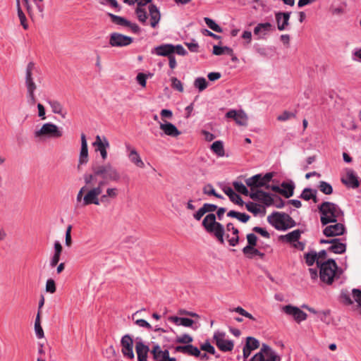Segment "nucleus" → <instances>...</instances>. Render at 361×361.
Listing matches in <instances>:
<instances>
[{"mask_svg":"<svg viewBox=\"0 0 361 361\" xmlns=\"http://www.w3.org/2000/svg\"><path fill=\"white\" fill-rule=\"evenodd\" d=\"M121 174L118 170L110 162L92 166V172L83 176L84 182L87 190L84 196V203L99 205L109 202L110 199H115L118 194L116 188H108L102 195L103 187L109 182H118Z\"/></svg>","mask_w":361,"mask_h":361,"instance_id":"obj_1","label":"nucleus"},{"mask_svg":"<svg viewBox=\"0 0 361 361\" xmlns=\"http://www.w3.org/2000/svg\"><path fill=\"white\" fill-rule=\"evenodd\" d=\"M320 221L322 225H326L336 221H341L343 218V212L336 204L325 202L319 207Z\"/></svg>","mask_w":361,"mask_h":361,"instance_id":"obj_2","label":"nucleus"},{"mask_svg":"<svg viewBox=\"0 0 361 361\" xmlns=\"http://www.w3.org/2000/svg\"><path fill=\"white\" fill-rule=\"evenodd\" d=\"M318 267L319 268V279L326 285L332 284L335 278L338 276V268L334 259H327Z\"/></svg>","mask_w":361,"mask_h":361,"instance_id":"obj_3","label":"nucleus"},{"mask_svg":"<svg viewBox=\"0 0 361 361\" xmlns=\"http://www.w3.org/2000/svg\"><path fill=\"white\" fill-rule=\"evenodd\" d=\"M216 217L214 214H209L205 216L202 221V226L207 233L213 234L221 243H224V235L225 232L222 224L216 221Z\"/></svg>","mask_w":361,"mask_h":361,"instance_id":"obj_4","label":"nucleus"},{"mask_svg":"<svg viewBox=\"0 0 361 361\" xmlns=\"http://www.w3.org/2000/svg\"><path fill=\"white\" fill-rule=\"evenodd\" d=\"M187 51L181 44H163L155 47L152 50V54H156L159 56L169 57L174 54L180 56H185Z\"/></svg>","mask_w":361,"mask_h":361,"instance_id":"obj_5","label":"nucleus"},{"mask_svg":"<svg viewBox=\"0 0 361 361\" xmlns=\"http://www.w3.org/2000/svg\"><path fill=\"white\" fill-rule=\"evenodd\" d=\"M268 222L277 230H286L293 226V221L285 213L274 212L267 217Z\"/></svg>","mask_w":361,"mask_h":361,"instance_id":"obj_6","label":"nucleus"},{"mask_svg":"<svg viewBox=\"0 0 361 361\" xmlns=\"http://www.w3.org/2000/svg\"><path fill=\"white\" fill-rule=\"evenodd\" d=\"M63 135L62 130L52 123H46L35 132V136L39 138H59Z\"/></svg>","mask_w":361,"mask_h":361,"instance_id":"obj_7","label":"nucleus"},{"mask_svg":"<svg viewBox=\"0 0 361 361\" xmlns=\"http://www.w3.org/2000/svg\"><path fill=\"white\" fill-rule=\"evenodd\" d=\"M281 356L272 348L263 344L259 352L256 353L251 361H281Z\"/></svg>","mask_w":361,"mask_h":361,"instance_id":"obj_8","label":"nucleus"},{"mask_svg":"<svg viewBox=\"0 0 361 361\" xmlns=\"http://www.w3.org/2000/svg\"><path fill=\"white\" fill-rule=\"evenodd\" d=\"M273 176V173H267L264 176L262 174H256L246 179L245 183L247 185L250 187L252 189L261 187H264L267 189H269V183L272 179Z\"/></svg>","mask_w":361,"mask_h":361,"instance_id":"obj_9","label":"nucleus"},{"mask_svg":"<svg viewBox=\"0 0 361 361\" xmlns=\"http://www.w3.org/2000/svg\"><path fill=\"white\" fill-rule=\"evenodd\" d=\"M322 226H324L322 232L326 237L338 236L345 233V227L344 224L340 221H336V223Z\"/></svg>","mask_w":361,"mask_h":361,"instance_id":"obj_10","label":"nucleus"},{"mask_svg":"<svg viewBox=\"0 0 361 361\" xmlns=\"http://www.w3.org/2000/svg\"><path fill=\"white\" fill-rule=\"evenodd\" d=\"M214 340L216 346L221 351H231L233 348V342L226 338V334L224 332L216 331L214 334Z\"/></svg>","mask_w":361,"mask_h":361,"instance_id":"obj_11","label":"nucleus"},{"mask_svg":"<svg viewBox=\"0 0 361 361\" xmlns=\"http://www.w3.org/2000/svg\"><path fill=\"white\" fill-rule=\"evenodd\" d=\"M281 310L286 314L293 317V319L298 323L305 321L307 317L305 312L301 310L299 307L291 305L283 306Z\"/></svg>","mask_w":361,"mask_h":361,"instance_id":"obj_12","label":"nucleus"},{"mask_svg":"<svg viewBox=\"0 0 361 361\" xmlns=\"http://www.w3.org/2000/svg\"><path fill=\"white\" fill-rule=\"evenodd\" d=\"M92 145L96 147V151L100 153L103 160H106L108 156L107 149L109 147V142L105 136L97 135Z\"/></svg>","mask_w":361,"mask_h":361,"instance_id":"obj_13","label":"nucleus"},{"mask_svg":"<svg viewBox=\"0 0 361 361\" xmlns=\"http://www.w3.org/2000/svg\"><path fill=\"white\" fill-rule=\"evenodd\" d=\"M250 197L255 200H258L263 203L266 207L271 206L274 204L275 195L263 192L262 190L252 191Z\"/></svg>","mask_w":361,"mask_h":361,"instance_id":"obj_14","label":"nucleus"},{"mask_svg":"<svg viewBox=\"0 0 361 361\" xmlns=\"http://www.w3.org/2000/svg\"><path fill=\"white\" fill-rule=\"evenodd\" d=\"M226 117L233 118L237 125L247 126L248 123V116L243 110L231 109L226 114Z\"/></svg>","mask_w":361,"mask_h":361,"instance_id":"obj_15","label":"nucleus"},{"mask_svg":"<svg viewBox=\"0 0 361 361\" xmlns=\"http://www.w3.org/2000/svg\"><path fill=\"white\" fill-rule=\"evenodd\" d=\"M81 147L78 161V169L86 165L89 161L88 147L86 136L84 133L81 134Z\"/></svg>","mask_w":361,"mask_h":361,"instance_id":"obj_16","label":"nucleus"},{"mask_svg":"<svg viewBox=\"0 0 361 361\" xmlns=\"http://www.w3.org/2000/svg\"><path fill=\"white\" fill-rule=\"evenodd\" d=\"M133 42V38L122 34L114 32L111 34L109 44L111 47H126Z\"/></svg>","mask_w":361,"mask_h":361,"instance_id":"obj_17","label":"nucleus"},{"mask_svg":"<svg viewBox=\"0 0 361 361\" xmlns=\"http://www.w3.org/2000/svg\"><path fill=\"white\" fill-rule=\"evenodd\" d=\"M121 352L124 357L128 359L135 357L133 353V341L129 335H125L121 341Z\"/></svg>","mask_w":361,"mask_h":361,"instance_id":"obj_18","label":"nucleus"},{"mask_svg":"<svg viewBox=\"0 0 361 361\" xmlns=\"http://www.w3.org/2000/svg\"><path fill=\"white\" fill-rule=\"evenodd\" d=\"M125 147L129 161L137 167L144 168L145 164L137 149L128 143H126Z\"/></svg>","mask_w":361,"mask_h":361,"instance_id":"obj_19","label":"nucleus"},{"mask_svg":"<svg viewBox=\"0 0 361 361\" xmlns=\"http://www.w3.org/2000/svg\"><path fill=\"white\" fill-rule=\"evenodd\" d=\"M274 30V25L270 23H258L254 28V35L257 39H263Z\"/></svg>","mask_w":361,"mask_h":361,"instance_id":"obj_20","label":"nucleus"},{"mask_svg":"<svg viewBox=\"0 0 361 361\" xmlns=\"http://www.w3.org/2000/svg\"><path fill=\"white\" fill-rule=\"evenodd\" d=\"M320 243H328L331 245L329 250L335 254H343L346 250V243L341 241L339 239L334 238L332 240H320Z\"/></svg>","mask_w":361,"mask_h":361,"instance_id":"obj_21","label":"nucleus"},{"mask_svg":"<svg viewBox=\"0 0 361 361\" xmlns=\"http://www.w3.org/2000/svg\"><path fill=\"white\" fill-rule=\"evenodd\" d=\"M226 238L231 246L235 247L239 243V231L233 224L228 223L226 225Z\"/></svg>","mask_w":361,"mask_h":361,"instance_id":"obj_22","label":"nucleus"},{"mask_svg":"<svg viewBox=\"0 0 361 361\" xmlns=\"http://www.w3.org/2000/svg\"><path fill=\"white\" fill-rule=\"evenodd\" d=\"M152 353L155 361H176L175 357H169V352L167 350H162L159 345H154Z\"/></svg>","mask_w":361,"mask_h":361,"instance_id":"obj_23","label":"nucleus"},{"mask_svg":"<svg viewBox=\"0 0 361 361\" xmlns=\"http://www.w3.org/2000/svg\"><path fill=\"white\" fill-rule=\"evenodd\" d=\"M159 123L160 129L163 131L165 135L177 137L180 134V132L176 127V126L171 123L164 121L159 122Z\"/></svg>","mask_w":361,"mask_h":361,"instance_id":"obj_24","label":"nucleus"},{"mask_svg":"<svg viewBox=\"0 0 361 361\" xmlns=\"http://www.w3.org/2000/svg\"><path fill=\"white\" fill-rule=\"evenodd\" d=\"M342 182L348 187L352 188H357L359 186L357 176L351 169L346 171L345 175L342 178Z\"/></svg>","mask_w":361,"mask_h":361,"instance_id":"obj_25","label":"nucleus"},{"mask_svg":"<svg viewBox=\"0 0 361 361\" xmlns=\"http://www.w3.org/2000/svg\"><path fill=\"white\" fill-rule=\"evenodd\" d=\"M301 235L300 230H294L288 234L283 235L282 239L286 242L293 243V246L300 249L303 248V245L298 241Z\"/></svg>","mask_w":361,"mask_h":361,"instance_id":"obj_26","label":"nucleus"},{"mask_svg":"<svg viewBox=\"0 0 361 361\" xmlns=\"http://www.w3.org/2000/svg\"><path fill=\"white\" fill-rule=\"evenodd\" d=\"M290 13H276V20L277 23V27L280 31L285 30L289 25Z\"/></svg>","mask_w":361,"mask_h":361,"instance_id":"obj_27","label":"nucleus"},{"mask_svg":"<svg viewBox=\"0 0 361 361\" xmlns=\"http://www.w3.org/2000/svg\"><path fill=\"white\" fill-rule=\"evenodd\" d=\"M149 347L144 344L142 341H137L135 343V350L138 361H147Z\"/></svg>","mask_w":361,"mask_h":361,"instance_id":"obj_28","label":"nucleus"},{"mask_svg":"<svg viewBox=\"0 0 361 361\" xmlns=\"http://www.w3.org/2000/svg\"><path fill=\"white\" fill-rule=\"evenodd\" d=\"M148 11L150 16V25L152 27H156L161 19L160 12L154 4L149 5Z\"/></svg>","mask_w":361,"mask_h":361,"instance_id":"obj_29","label":"nucleus"},{"mask_svg":"<svg viewBox=\"0 0 361 361\" xmlns=\"http://www.w3.org/2000/svg\"><path fill=\"white\" fill-rule=\"evenodd\" d=\"M169 321L177 326H183L185 327H191L194 324V321L189 318L178 317L177 316H171L169 317Z\"/></svg>","mask_w":361,"mask_h":361,"instance_id":"obj_30","label":"nucleus"},{"mask_svg":"<svg viewBox=\"0 0 361 361\" xmlns=\"http://www.w3.org/2000/svg\"><path fill=\"white\" fill-rule=\"evenodd\" d=\"M62 252V246L59 241H55L54 243V253L53 256L51 257L49 261V266L51 267H54L57 265L60 260V256Z\"/></svg>","mask_w":361,"mask_h":361,"instance_id":"obj_31","label":"nucleus"},{"mask_svg":"<svg viewBox=\"0 0 361 361\" xmlns=\"http://www.w3.org/2000/svg\"><path fill=\"white\" fill-rule=\"evenodd\" d=\"M47 103L50 105L54 114H59L62 118L66 117V112L64 111L63 105L59 101L48 99Z\"/></svg>","mask_w":361,"mask_h":361,"instance_id":"obj_32","label":"nucleus"},{"mask_svg":"<svg viewBox=\"0 0 361 361\" xmlns=\"http://www.w3.org/2000/svg\"><path fill=\"white\" fill-rule=\"evenodd\" d=\"M223 191L228 196L231 201L235 204L240 206L243 204L244 202L242 198L238 194H236L231 187H224Z\"/></svg>","mask_w":361,"mask_h":361,"instance_id":"obj_33","label":"nucleus"},{"mask_svg":"<svg viewBox=\"0 0 361 361\" xmlns=\"http://www.w3.org/2000/svg\"><path fill=\"white\" fill-rule=\"evenodd\" d=\"M243 252L246 257L250 259L255 256H259L261 258L264 257V254L255 248V246H245L243 248Z\"/></svg>","mask_w":361,"mask_h":361,"instance_id":"obj_34","label":"nucleus"},{"mask_svg":"<svg viewBox=\"0 0 361 361\" xmlns=\"http://www.w3.org/2000/svg\"><path fill=\"white\" fill-rule=\"evenodd\" d=\"M352 296L354 302L356 303V305H353V308L361 314V290L355 288L353 289Z\"/></svg>","mask_w":361,"mask_h":361,"instance_id":"obj_35","label":"nucleus"},{"mask_svg":"<svg viewBox=\"0 0 361 361\" xmlns=\"http://www.w3.org/2000/svg\"><path fill=\"white\" fill-rule=\"evenodd\" d=\"M211 149L216 155L219 157H222L225 155L224 144L220 140L214 142L211 145Z\"/></svg>","mask_w":361,"mask_h":361,"instance_id":"obj_36","label":"nucleus"},{"mask_svg":"<svg viewBox=\"0 0 361 361\" xmlns=\"http://www.w3.org/2000/svg\"><path fill=\"white\" fill-rule=\"evenodd\" d=\"M227 216L235 218L242 223H246L250 219V216L245 213H240L233 210H231L227 213Z\"/></svg>","mask_w":361,"mask_h":361,"instance_id":"obj_37","label":"nucleus"},{"mask_svg":"<svg viewBox=\"0 0 361 361\" xmlns=\"http://www.w3.org/2000/svg\"><path fill=\"white\" fill-rule=\"evenodd\" d=\"M35 335L38 338H42L44 336V331L42 329V327L41 326L40 322V313L39 311L38 312L35 321Z\"/></svg>","mask_w":361,"mask_h":361,"instance_id":"obj_38","label":"nucleus"},{"mask_svg":"<svg viewBox=\"0 0 361 361\" xmlns=\"http://www.w3.org/2000/svg\"><path fill=\"white\" fill-rule=\"evenodd\" d=\"M294 185L290 183H283L281 184V194L286 197H290L293 195Z\"/></svg>","mask_w":361,"mask_h":361,"instance_id":"obj_39","label":"nucleus"},{"mask_svg":"<svg viewBox=\"0 0 361 361\" xmlns=\"http://www.w3.org/2000/svg\"><path fill=\"white\" fill-rule=\"evenodd\" d=\"M137 17L140 22L145 23L147 19V11L145 7L137 6L135 9Z\"/></svg>","mask_w":361,"mask_h":361,"instance_id":"obj_40","label":"nucleus"},{"mask_svg":"<svg viewBox=\"0 0 361 361\" xmlns=\"http://www.w3.org/2000/svg\"><path fill=\"white\" fill-rule=\"evenodd\" d=\"M194 86L199 92H202L208 87V82L204 78L199 77L195 80Z\"/></svg>","mask_w":361,"mask_h":361,"instance_id":"obj_41","label":"nucleus"},{"mask_svg":"<svg viewBox=\"0 0 361 361\" xmlns=\"http://www.w3.org/2000/svg\"><path fill=\"white\" fill-rule=\"evenodd\" d=\"M300 197L305 200L313 199L316 202V191L310 188L303 190Z\"/></svg>","mask_w":361,"mask_h":361,"instance_id":"obj_42","label":"nucleus"},{"mask_svg":"<svg viewBox=\"0 0 361 361\" xmlns=\"http://www.w3.org/2000/svg\"><path fill=\"white\" fill-rule=\"evenodd\" d=\"M245 206H246V209L249 212L253 213L255 215H257V214L262 212V210H263L262 207L259 204H258L257 203L251 202L247 203Z\"/></svg>","mask_w":361,"mask_h":361,"instance_id":"obj_43","label":"nucleus"},{"mask_svg":"<svg viewBox=\"0 0 361 361\" xmlns=\"http://www.w3.org/2000/svg\"><path fill=\"white\" fill-rule=\"evenodd\" d=\"M204 20L205 23L207 24V25L211 30H212L216 32H222V28L218 24H216V22L214 20H213L212 19L206 17L204 18Z\"/></svg>","mask_w":361,"mask_h":361,"instance_id":"obj_44","label":"nucleus"},{"mask_svg":"<svg viewBox=\"0 0 361 361\" xmlns=\"http://www.w3.org/2000/svg\"><path fill=\"white\" fill-rule=\"evenodd\" d=\"M233 185L235 188V190L243 195H250V193H249V191L246 186L241 182L235 181L233 182Z\"/></svg>","mask_w":361,"mask_h":361,"instance_id":"obj_45","label":"nucleus"},{"mask_svg":"<svg viewBox=\"0 0 361 361\" xmlns=\"http://www.w3.org/2000/svg\"><path fill=\"white\" fill-rule=\"evenodd\" d=\"M319 188L323 193L326 195H330L333 192L332 186L325 181L319 182Z\"/></svg>","mask_w":361,"mask_h":361,"instance_id":"obj_46","label":"nucleus"},{"mask_svg":"<svg viewBox=\"0 0 361 361\" xmlns=\"http://www.w3.org/2000/svg\"><path fill=\"white\" fill-rule=\"evenodd\" d=\"M245 345L249 348L250 349L254 350L259 348V342L258 340L253 337H247Z\"/></svg>","mask_w":361,"mask_h":361,"instance_id":"obj_47","label":"nucleus"},{"mask_svg":"<svg viewBox=\"0 0 361 361\" xmlns=\"http://www.w3.org/2000/svg\"><path fill=\"white\" fill-rule=\"evenodd\" d=\"M305 262L308 266H312L314 262L317 264V258L316 255V252H310L305 255Z\"/></svg>","mask_w":361,"mask_h":361,"instance_id":"obj_48","label":"nucleus"},{"mask_svg":"<svg viewBox=\"0 0 361 361\" xmlns=\"http://www.w3.org/2000/svg\"><path fill=\"white\" fill-rule=\"evenodd\" d=\"M193 341L192 337L190 336L189 334H183L181 336H177L176 338V343H184V344H188L192 343Z\"/></svg>","mask_w":361,"mask_h":361,"instance_id":"obj_49","label":"nucleus"},{"mask_svg":"<svg viewBox=\"0 0 361 361\" xmlns=\"http://www.w3.org/2000/svg\"><path fill=\"white\" fill-rule=\"evenodd\" d=\"M35 69V63L33 62L28 63L25 71V81L32 80V73Z\"/></svg>","mask_w":361,"mask_h":361,"instance_id":"obj_50","label":"nucleus"},{"mask_svg":"<svg viewBox=\"0 0 361 361\" xmlns=\"http://www.w3.org/2000/svg\"><path fill=\"white\" fill-rule=\"evenodd\" d=\"M87 190V188L86 186H83L82 187L80 190L78 191V194H77V197H76V200L78 203H80L81 204V206H87V205H90V204H85L84 203V196L83 195V193L84 192H85Z\"/></svg>","mask_w":361,"mask_h":361,"instance_id":"obj_51","label":"nucleus"},{"mask_svg":"<svg viewBox=\"0 0 361 361\" xmlns=\"http://www.w3.org/2000/svg\"><path fill=\"white\" fill-rule=\"evenodd\" d=\"M111 19L114 23H115L117 25L127 26L128 24V20H127L126 18H122L121 16H118L116 15L111 14Z\"/></svg>","mask_w":361,"mask_h":361,"instance_id":"obj_52","label":"nucleus"},{"mask_svg":"<svg viewBox=\"0 0 361 361\" xmlns=\"http://www.w3.org/2000/svg\"><path fill=\"white\" fill-rule=\"evenodd\" d=\"M302 307L307 309L311 313L318 314V316L321 320H323L324 317L329 314V311L317 312L314 308L310 307L309 306L305 305H302Z\"/></svg>","mask_w":361,"mask_h":361,"instance_id":"obj_53","label":"nucleus"},{"mask_svg":"<svg viewBox=\"0 0 361 361\" xmlns=\"http://www.w3.org/2000/svg\"><path fill=\"white\" fill-rule=\"evenodd\" d=\"M171 80V86L173 89L177 90L180 92H183V86L180 80L175 77L172 78Z\"/></svg>","mask_w":361,"mask_h":361,"instance_id":"obj_54","label":"nucleus"},{"mask_svg":"<svg viewBox=\"0 0 361 361\" xmlns=\"http://www.w3.org/2000/svg\"><path fill=\"white\" fill-rule=\"evenodd\" d=\"M25 85L27 88V94H35L37 85L35 83L34 80L25 81Z\"/></svg>","mask_w":361,"mask_h":361,"instance_id":"obj_55","label":"nucleus"},{"mask_svg":"<svg viewBox=\"0 0 361 361\" xmlns=\"http://www.w3.org/2000/svg\"><path fill=\"white\" fill-rule=\"evenodd\" d=\"M233 312H235L238 314H240L242 316H244L250 319L255 320L254 317L249 312H247L246 310H245L241 307H237L232 310Z\"/></svg>","mask_w":361,"mask_h":361,"instance_id":"obj_56","label":"nucleus"},{"mask_svg":"<svg viewBox=\"0 0 361 361\" xmlns=\"http://www.w3.org/2000/svg\"><path fill=\"white\" fill-rule=\"evenodd\" d=\"M56 289L55 281L51 279H49L46 282V291L50 293H54Z\"/></svg>","mask_w":361,"mask_h":361,"instance_id":"obj_57","label":"nucleus"},{"mask_svg":"<svg viewBox=\"0 0 361 361\" xmlns=\"http://www.w3.org/2000/svg\"><path fill=\"white\" fill-rule=\"evenodd\" d=\"M16 8H17L18 16L20 19V23L25 29H27V25L26 23V17H25V14L23 13L20 6H18Z\"/></svg>","mask_w":361,"mask_h":361,"instance_id":"obj_58","label":"nucleus"},{"mask_svg":"<svg viewBox=\"0 0 361 361\" xmlns=\"http://www.w3.org/2000/svg\"><path fill=\"white\" fill-rule=\"evenodd\" d=\"M295 115L293 113L285 111L281 114L278 116L277 120L279 121H286L291 118L295 117Z\"/></svg>","mask_w":361,"mask_h":361,"instance_id":"obj_59","label":"nucleus"},{"mask_svg":"<svg viewBox=\"0 0 361 361\" xmlns=\"http://www.w3.org/2000/svg\"><path fill=\"white\" fill-rule=\"evenodd\" d=\"M247 245V246H256L257 243V237L254 233H248L246 236Z\"/></svg>","mask_w":361,"mask_h":361,"instance_id":"obj_60","label":"nucleus"},{"mask_svg":"<svg viewBox=\"0 0 361 361\" xmlns=\"http://www.w3.org/2000/svg\"><path fill=\"white\" fill-rule=\"evenodd\" d=\"M317 258V266L321 265L322 264L324 263L326 260V250H321L318 253L316 252Z\"/></svg>","mask_w":361,"mask_h":361,"instance_id":"obj_61","label":"nucleus"},{"mask_svg":"<svg viewBox=\"0 0 361 361\" xmlns=\"http://www.w3.org/2000/svg\"><path fill=\"white\" fill-rule=\"evenodd\" d=\"M229 48L227 47H219L218 45H214L213 47V54L214 55H222L225 53V51H228Z\"/></svg>","mask_w":361,"mask_h":361,"instance_id":"obj_62","label":"nucleus"},{"mask_svg":"<svg viewBox=\"0 0 361 361\" xmlns=\"http://www.w3.org/2000/svg\"><path fill=\"white\" fill-rule=\"evenodd\" d=\"M147 75L145 73H140L136 76V80L137 82L142 87H146L147 83Z\"/></svg>","mask_w":361,"mask_h":361,"instance_id":"obj_63","label":"nucleus"},{"mask_svg":"<svg viewBox=\"0 0 361 361\" xmlns=\"http://www.w3.org/2000/svg\"><path fill=\"white\" fill-rule=\"evenodd\" d=\"M161 117V122L166 121L165 119H171L173 117V112L169 109H162L160 112Z\"/></svg>","mask_w":361,"mask_h":361,"instance_id":"obj_64","label":"nucleus"}]
</instances>
